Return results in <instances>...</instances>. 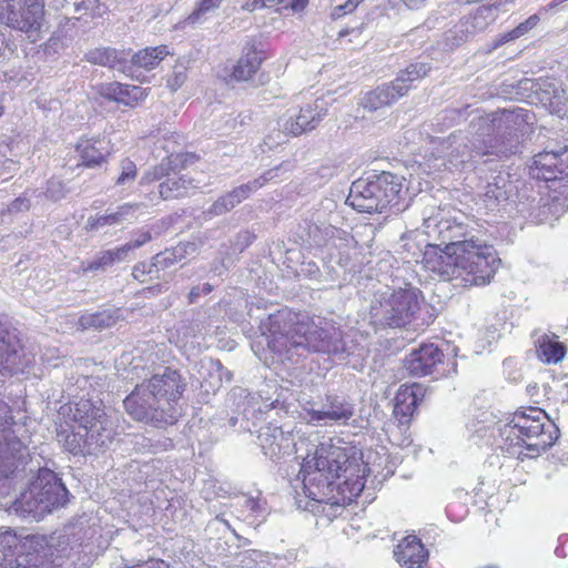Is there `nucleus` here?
<instances>
[{"label":"nucleus","mask_w":568,"mask_h":568,"mask_svg":"<svg viewBox=\"0 0 568 568\" xmlns=\"http://www.w3.org/2000/svg\"><path fill=\"white\" fill-rule=\"evenodd\" d=\"M328 102L323 99H316L312 103H306L298 110H288L277 122L280 130L276 139L272 140L268 135L265 144L270 148L284 142L287 135L298 136L307 131L314 130L320 122L327 115Z\"/></svg>","instance_id":"9b49d317"},{"label":"nucleus","mask_w":568,"mask_h":568,"mask_svg":"<svg viewBox=\"0 0 568 568\" xmlns=\"http://www.w3.org/2000/svg\"><path fill=\"white\" fill-rule=\"evenodd\" d=\"M112 264H114L113 260H112V254H111L110 250H108V251L102 252L95 261L91 262L89 264V266L87 267V270L95 271V270L103 268V267L112 265Z\"/></svg>","instance_id":"de8ad7c7"},{"label":"nucleus","mask_w":568,"mask_h":568,"mask_svg":"<svg viewBox=\"0 0 568 568\" xmlns=\"http://www.w3.org/2000/svg\"><path fill=\"white\" fill-rule=\"evenodd\" d=\"M537 358L544 364H557L566 355V346L559 342L554 333L535 331L532 334Z\"/></svg>","instance_id":"4be33fe9"},{"label":"nucleus","mask_w":568,"mask_h":568,"mask_svg":"<svg viewBox=\"0 0 568 568\" xmlns=\"http://www.w3.org/2000/svg\"><path fill=\"white\" fill-rule=\"evenodd\" d=\"M329 231H331L332 236H336V237H338V239H341V240H344V241H346V242H349L351 240H353V239L348 235V233H347V232H345V231L337 230V229H333V227H332V229H329Z\"/></svg>","instance_id":"6e6d98bb"},{"label":"nucleus","mask_w":568,"mask_h":568,"mask_svg":"<svg viewBox=\"0 0 568 568\" xmlns=\"http://www.w3.org/2000/svg\"><path fill=\"white\" fill-rule=\"evenodd\" d=\"M278 170L280 168L271 169L257 179L235 187L231 192L226 193L227 199L231 202H234L235 207L242 201L247 199L251 193L261 189L263 185H265L266 182L272 181L277 175Z\"/></svg>","instance_id":"c756f323"},{"label":"nucleus","mask_w":568,"mask_h":568,"mask_svg":"<svg viewBox=\"0 0 568 568\" xmlns=\"http://www.w3.org/2000/svg\"><path fill=\"white\" fill-rule=\"evenodd\" d=\"M125 98L130 99V105H132L133 103L144 98V90L141 87L128 84V92L125 93Z\"/></svg>","instance_id":"8fccbe9b"},{"label":"nucleus","mask_w":568,"mask_h":568,"mask_svg":"<svg viewBox=\"0 0 568 568\" xmlns=\"http://www.w3.org/2000/svg\"><path fill=\"white\" fill-rule=\"evenodd\" d=\"M394 557L403 568H424L428 551L416 536L404 537L394 548Z\"/></svg>","instance_id":"412c9836"},{"label":"nucleus","mask_w":568,"mask_h":568,"mask_svg":"<svg viewBox=\"0 0 568 568\" xmlns=\"http://www.w3.org/2000/svg\"><path fill=\"white\" fill-rule=\"evenodd\" d=\"M405 95V90L402 87H396L393 81L387 84L377 87L368 91L362 98V105L369 111H376L384 106H388Z\"/></svg>","instance_id":"5701e85b"},{"label":"nucleus","mask_w":568,"mask_h":568,"mask_svg":"<svg viewBox=\"0 0 568 568\" xmlns=\"http://www.w3.org/2000/svg\"><path fill=\"white\" fill-rule=\"evenodd\" d=\"M419 310V292L414 287L385 292L371 305V320L376 325L402 327L410 323Z\"/></svg>","instance_id":"9d476101"},{"label":"nucleus","mask_w":568,"mask_h":568,"mask_svg":"<svg viewBox=\"0 0 568 568\" xmlns=\"http://www.w3.org/2000/svg\"><path fill=\"white\" fill-rule=\"evenodd\" d=\"M403 176L390 172L371 174L354 181L346 203L362 213L400 212L405 204L406 187Z\"/></svg>","instance_id":"0eeeda50"},{"label":"nucleus","mask_w":568,"mask_h":568,"mask_svg":"<svg viewBox=\"0 0 568 568\" xmlns=\"http://www.w3.org/2000/svg\"><path fill=\"white\" fill-rule=\"evenodd\" d=\"M363 0H335L333 14L341 17L352 12Z\"/></svg>","instance_id":"49530a36"},{"label":"nucleus","mask_w":568,"mask_h":568,"mask_svg":"<svg viewBox=\"0 0 568 568\" xmlns=\"http://www.w3.org/2000/svg\"><path fill=\"white\" fill-rule=\"evenodd\" d=\"M28 363L17 335L0 323V372L17 374L23 372Z\"/></svg>","instance_id":"2eb2a0df"},{"label":"nucleus","mask_w":568,"mask_h":568,"mask_svg":"<svg viewBox=\"0 0 568 568\" xmlns=\"http://www.w3.org/2000/svg\"><path fill=\"white\" fill-rule=\"evenodd\" d=\"M67 194L64 184L57 179H51L47 183L44 195L51 201H60Z\"/></svg>","instance_id":"37998d69"},{"label":"nucleus","mask_w":568,"mask_h":568,"mask_svg":"<svg viewBox=\"0 0 568 568\" xmlns=\"http://www.w3.org/2000/svg\"><path fill=\"white\" fill-rule=\"evenodd\" d=\"M216 520L224 523V524L229 527V523H227V520H224V519L219 518V517H216Z\"/></svg>","instance_id":"e2e57ef3"},{"label":"nucleus","mask_w":568,"mask_h":568,"mask_svg":"<svg viewBox=\"0 0 568 568\" xmlns=\"http://www.w3.org/2000/svg\"><path fill=\"white\" fill-rule=\"evenodd\" d=\"M308 422L328 425L333 423H347L354 415L353 406L337 397H327V403L321 409L304 408Z\"/></svg>","instance_id":"aec40b11"},{"label":"nucleus","mask_w":568,"mask_h":568,"mask_svg":"<svg viewBox=\"0 0 568 568\" xmlns=\"http://www.w3.org/2000/svg\"><path fill=\"white\" fill-rule=\"evenodd\" d=\"M408 8H419L424 0H402Z\"/></svg>","instance_id":"4d7b16f0"},{"label":"nucleus","mask_w":568,"mask_h":568,"mask_svg":"<svg viewBox=\"0 0 568 568\" xmlns=\"http://www.w3.org/2000/svg\"><path fill=\"white\" fill-rule=\"evenodd\" d=\"M169 54L170 52L166 45L145 48L134 53L131 58V62L135 67L152 70L156 68Z\"/></svg>","instance_id":"7c9ffc66"},{"label":"nucleus","mask_w":568,"mask_h":568,"mask_svg":"<svg viewBox=\"0 0 568 568\" xmlns=\"http://www.w3.org/2000/svg\"><path fill=\"white\" fill-rule=\"evenodd\" d=\"M211 291H212V286L207 283L204 284L201 288V293H205V294L210 293Z\"/></svg>","instance_id":"052dcab7"},{"label":"nucleus","mask_w":568,"mask_h":568,"mask_svg":"<svg viewBox=\"0 0 568 568\" xmlns=\"http://www.w3.org/2000/svg\"><path fill=\"white\" fill-rule=\"evenodd\" d=\"M183 393L180 375L170 368L155 374L141 384L123 400L125 410L136 420L156 426L173 425L180 412L175 403Z\"/></svg>","instance_id":"39448f33"},{"label":"nucleus","mask_w":568,"mask_h":568,"mask_svg":"<svg viewBox=\"0 0 568 568\" xmlns=\"http://www.w3.org/2000/svg\"><path fill=\"white\" fill-rule=\"evenodd\" d=\"M559 429L538 407L516 410L511 419L498 428L496 445L509 456L537 457L558 439Z\"/></svg>","instance_id":"20e7f679"},{"label":"nucleus","mask_w":568,"mask_h":568,"mask_svg":"<svg viewBox=\"0 0 568 568\" xmlns=\"http://www.w3.org/2000/svg\"><path fill=\"white\" fill-rule=\"evenodd\" d=\"M527 122L528 113L523 109H518L517 111L503 110L499 114H494L491 119H479L478 125L483 131L489 130L491 126L496 132L494 143L493 140H490L489 145L483 148L473 144L474 149H470L466 143L458 142L455 135L450 136L448 148L452 149V151L448 153L447 163L444 162L443 165L453 170L459 168L475 155H507L517 152L519 143L518 131H520L524 123Z\"/></svg>","instance_id":"423d86ee"},{"label":"nucleus","mask_w":568,"mask_h":568,"mask_svg":"<svg viewBox=\"0 0 568 568\" xmlns=\"http://www.w3.org/2000/svg\"><path fill=\"white\" fill-rule=\"evenodd\" d=\"M12 445V448L11 450L12 452H19L20 450V447H21V443L20 442H13L12 444H8V446ZM8 450H10V447H8Z\"/></svg>","instance_id":"bf43d9fd"},{"label":"nucleus","mask_w":568,"mask_h":568,"mask_svg":"<svg viewBox=\"0 0 568 568\" xmlns=\"http://www.w3.org/2000/svg\"><path fill=\"white\" fill-rule=\"evenodd\" d=\"M362 458L361 452L339 439L321 442L301 466L302 489L308 498L303 509L328 519L337 517L365 487L371 468ZM297 503L302 507V501Z\"/></svg>","instance_id":"f257e3e1"},{"label":"nucleus","mask_w":568,"mask_h":568,"mask_svg":"<svg viewBox=\"0 0 568 568\" xmlns=\"http://www.w3.org/2000/svg\"><path fill=\"white\" fill-rule=\"evenodd\" d=\"M187 61L179 60L173 68L172 73L166 79V85L172 91H178L187 79Z\"/></svg>","instance_id":"4c0bfd02"},{"label":"nucleus","mask_w":568,"mask_h":568,"mask_svg":"<svg viewBox=\"0 0 568 568\" xmlns=\"http://www.w3.org/2000/svg\"><path fill=\"white\" fill-rule=\"evenodd\" d=\"M42 0H0V23L28 33L29 38L42 26Z\"/></svg>","instance_id":"f8f14e48"},{"label":"nucleus","mask_w":568,"mask_h":568,"mask_svg":"<svg viewBox=\"0 0 568 568\" xmlns=\"http://www.w3.org/2000/svg\"><path fill=\"white\" fill-rule=\"evenodd\" d=\"M222 0H202L199 8L189 17L191 23L200 22L202 18L210 11L220 6Z\"/></svg>","instance_id":"79ce46f5"},{"label":"nucleus","mask_w":568,"mask_h":568,"mask_svg":"<svg viewBox=\"0 0 568 568\" xmlns=\"http://www.w3.org/2000/svg\"><path fill=\"white\" fill-rule=\"evenodd\" d=\"M430 68L427 63L417 62L407 67L405 70L400 71L397 78L393 81L396 87H402L405 90V94L410 89V83L423 79L428 74Z\"/></svg>","instance_id":"72a5a7b5"},{"label":"nucleus","mask_w":568,"mask_h":568,"mask_svg":"<svg viewBox=\"0 0 568 568\" xmlns=\"http://www.w3.org/2000/svg\"><path fill=\"white\" fill-rule=\"evenodd\" d=\"M281 4V0H246L243 4V9L250 12L263 9V8H273Z\"/></svg>","instance_id":"a18cd8bd"},{"label":"nucleus","mask_w":568,"mask_h":568,"mask_svg":"<svg viewBox=\"0 0 568 568\" xmlns=\"http://www.w3.org/2000/svg\"><path fill=\"white\" fill-rule=\"evenodd\" d=\"M30 206V203L27 199L24 197H18L9 206V211L10 212H18V211H23V210H28Z\"/></svg>","instance_id":"5fc2aeb1"},{"label":"nucleus","mask_w":568,"mask_h":568,"mask_svg":"<svg viewBox=\"0 0 568 568\" xmlns=\"http://www.w3.org/2000/svg\"><path fill=\"white\" fill-rule=\"evenodd\" d=\"M282 9H291L293 12H301L305 9L307 0H281Z\"/></svg>","instance_id":"3c124183"},{"label":"nucleus","mask_w":568,"mask_h":568,"mask_svg":"<svg viewBox=\"0 0 568 568\" xmlns=\"http://www.w3.org/2000/svg\"><path fill=\"white\" fill-rule=\"evenodd\" d=\"M150 240H151V234H150L149 231H145V232H141L138 235V237L134 241L129 242L128 245H130V248L133 251L135 248L141 247L142 245H144Z\"/></svg>","instance_id":"864d4df0"},{"label":"nucleus","mask_w":568,"mask_h":568,"mask_svg":"<svg viewBox=\"0 0 568 568\" xmlns=\"http://www.w3.org/2000/svg\"><path fill=\"white\" fill-rule=\"evenodd\" d=\"M120 174L115 179V185L119 186H129L131 185L136 178V165L129 159L121 161L120 164Z\"/></svg>","instance_id":"ea45409f"},{"label":"nucleus","mask_w":568,"mask_h":568,"mask_svg":"<svg viewBox=\"0 0 568 568\" xmlns=\"http://www.w3.org/2000/svg\"><path fill=\"white\" fill-rule=\"evenodd\" d=\"M85 60L92 64L124 71L126 58L115 49L95 48L85 53Z\"/></svg>","instance_id":"cd10ccee"},{"label":"nucleus","mask_w":568,"mask_h":568,"mask_svg":"<svg viewBox=\"0 0 568 568\" xmlns=\"http://www.w3.org/2000/svg\"><path fill=\"white\" fill-rule=\"evenodd\" d=\"M104 141L100 139H81L75 146L85 166H95L104 162Z\"/></svg>","instance_id":"c85d7f7f"},{"label":"nucleus","mask_w":568,"mask_h":568,"mask_svg":"<svg viewBox=\"0 0 568 568\" xmlns=\"http://www.w3.org/2000/svg\"><path fill=\"white\" fill-rule=\"evenodd\" d=\"M99 92L102 97L109 100L126 105L131 104L130 99L125 98V93L128 92V84H122L120 82L105 83L100 87Z\"/></svg>","instance_id":"e433bc0d"},{"label":"nucleus","mask_w":568,"mask_h":568,"mask_svg":"<svg viewBox=\"0 0 568 568\" xmlns=\"http://www.w3.org/2000/svg\"><path fill=\"white\" fill-rule=\"evenodd\" d=\"M363 32V27H355V28H352V29H343L338 32V36L341 39H345L347 37H349L348 39V42L353 43L355 42L356 44H359L362 41L359 40V37Z\"/></svg>","instance_id":"09e8293b"},{"label":"nucleus","mask_w":568,"mask_h":568,"mask_svg":"<svg viewBox=\"0 0 568 568\" xmlns=\"http://www.w3.org/2000/svg\"><path fill=\"white\" fill-rule=\"evenodd\" d=\"M258 442L264 455L271 459L291 455L296 450L293 434L290 430H284L282 427L273 425L261 428Z\"/></svg>","instance_id":"4468645a"},{"label":"nucleus","mask_w":568,"mask_h":568,"mask_svg":"<svg viewBox=\"0 0 568 568\" xmlns=\"http://www.w3.org/2000/svg\"><path fill=\"white\" fill-rule=\"evenodd\" d=\"M110 252L112 254L113 263H116L124 261L128 257L129 253L132 252V250L130 248V245H128L126 243L120 247L110 250Z\"/></svg>","instance_id":"603ef678"},{"label":"nucleus","mask_w":568,"mask_h":568,"mask_svg":"<svg viewBox=\"0 0 568 568\" xmlns=\"http://www.w3.org/2000/svg\"><path fill=\"white\" fill-rule=\"evenodd\" d=\"M201 294L200 287H193L190 292V301L194 302L195 298Z\"/></svg>","instance_id":"13d9d810"},{"label":"nucleus","mask_w":568,"mask_h":568,"mask_svg":"<svg viewBox=\"0 0 568 568\" xmlns=\"http://www.w3.org/2000/svg\"><path fill=\"white\" fill-rule=\"evenodd\" d=\"M164 176H168V179L159 185V195L163 200L183 196L186 194V191L192 183L191 179H186L185 176H180L178 174L169 175L168 168L164 162L159 166H155L152 171L146 172L142 176L140 183L146 184L153 181H159Z\"/></svg>","instance_id":"6ab92c4d"},{"label":"nucleus","mask_w":568,"mask_h":568,"mask_svg":"<svg viewBox=\"0 0 568 568\" xmlns=\"http://www.w3.org/2000/svg\"><path fill=\"white\" fill-rule=\"evenodd\" d=\"M195 251V245L193 243H187L183 245H178L173 250H165L164 252H161L156 254L153 258V263L149 266V270L146 271L148 265L146 264H139L135 265L133 268V276L135 278H140L141 275L145 273H151L152 267H155L156 271L163 270L165 267H169L173 265L174 263L181 261L186 253Z\"/></svg>","instance_id":"b1692460"},{"label":"nucleus","mask_w":568,"mask_h":568,"mask_svg":"<svg viewBox=\"0 0 568 568\" xmlns=\"http://www.w3.org/2000/svg\"><path fill=\"white\" fill-rule=\"evenodd\" d=\"M534 174L545 181H554L568 173V148L545 151L534 156Z\"/></svg>","instance_id":"f3484780"},{"label":"nucleus","mask_w":568,"mask_h":568,"mask_svg":"<svg viewBox=\"0 0 568 568\" xmlns=\"http://www.w3.org/2000/svg\"><path fill=\"white\" fill-rule=\"evenodd\" d=\"M75 11H84L91 18L102 17L105 12V7L99 0H83L75 4Z\"/></svg>","instance_id":"a19ab883"},{"label":"nucleus","mask_w":568,"mask_h":568,"mask_svg":"<svg viewBox=\"0 0 568 568\" xmlns=\"http://www.w3.org/2000/svg\"><path fill=\"white\" fill-rule=\"evenodd\" d=\"M539 21H540V18L538 14L530 16L528 19H526L524 22L519 23L511 31L501 34L497 39V41L495 43V48H497L506 42L519 39L520 37L527 34L531 29H534L538 24Z\"/></svg>","instance_id":"c9c22d12"},{"label":"nucleus","mask_w":568,"mask_h":568,"mask_svg":"<svg viewBox=\"0 0 568 568\" xmlns=\"http://www.w3.org/2000/svg\"><path fill=\"white\" fill-rule=\"evenodd\" d=\"M19 544L16 532L6 530L0 534V568H12Z\"/></svg>","instance_id":"473e14b6"},{"label":"nucleus","mask_w":568,"mask_h":568,"mask_svg":"<svg viewBox=\"0 0 568 568\" xmlns=\"http://www.w3.org/2000/svg\"><path fill=\"white\" fill-rule=\"evenodd\" d=\"M68 490L49 469L39 471L29 489L17 500V509L40 518L67 503Z\"/></svg>","instance_id":"1a4fd4ad"},{"label":"nucleus","mask_w":568,"mask_h":568,"mask_svg":"<svg viewBox=\"0 0 568 568\" xmlns=\"http://www.w3.org/2000/svg\"><path fill=\"white\" fill-rule=\"evenodd\" d=\"M3 112V108L0 105V115L2 114Z\"/></svg>","instance_id":"0e129e2a"},{"label":"nucleus","mask_w":568,"mask_h":568,"mask_svg":"<svg viewBox=\"0 0 568 568\" xmlns=\"http://www.w3.org/2000/svg\"><path fill=\"white\" fill-rule=\"evenodd\" d=\"M507 1L508 0H500L479 6L471 16L466 17L453 30L445 33L444 49L453 50L463 42H466L476 32L484 31L496 20L499 6Z\"/></svg>","instance_id":"ddd939ff"},{"label":"nucleus","mask_w":568,"mask_h":568,"mask_svg":"<svg viewBox=\"0 0 568 568\" xmlns=\"http://www.w3.org/2000/svg\"><path fill=\"white\" fill-rule=\"evenodd\" d=\"M531 89L539 101L551 113L562 118L568 111V95L555 79H538L531 82Z\"/></svg>","instance_id":"a211bd4d"},{"label":"nucleus","mask_w":568,"mask_h":568,"mask_svg":"<svg viewBox=\"0 0 568 568\" xmlns=\"http://www.w3.org/2000/svg\"><path fill=\"white\" fill-rule=\"evenodd\" d=\"M464 215L440 217L424 212L427 234H437L445 246L433 261L432 270L444 281H456L463 287L483 286L490 283L498 257L493 246L473 236L468 240L469 226Z\"/></svg>","instance_id":"f03ea898"},{"label":"nucleus","mask_w":568,"mask_h":568,"mask_svg":"<svg viewBox=\"0 0 568 568\" xmlns=\"http://www.w3.org/2000/svg\"><path fill=\"white\" fill-rule=\"evenodd\" d=\"M485 196L497 202L505 201L508 197L506 189V179L503 175L495 178V182H488L485 191Z\"/></svg>","instance_id":"58836bf2"},{"label":"nucleus","mask_w":568,"mask_h":568,"mask_svg":"<svg viewBox=\"0 0 568 568\" xmlns=\"http://www.w3.org/2000/svg\"><path fill=\"white\" fill-rule=\"evenodd\" d=\"M266 55L262 49L254 44L245 48L244 54L240 58L233 69L232 77L237 81H247L257 72Z\"/></svg>","instance_id":"393cba45"},{"label":"nucleus","mask_w":568,"mask_h":568,"mask_svg":"<svg viewBox=\"0 0 568 568\" xmlns=\"http://www.w3.org/2000/svg\"><path fill=\"white\" fill-rule=\"evenodd\" d=\"M140 204L125 203L116 207L113 212H106L98 216L92 223L91 227L100 229L104 226H114L123 223H132L136 219V212Z\"/></svg>","instance_id":"a878e982"},{"label":"nucleus","mask_w":568,"mask_h":568,"mask_svg":"<svg viewBox=\"0 0 568 568\" xmlns=\"http://www.w3.org/2000/svg\"><path fill=\"white\" fill-rule=\"evenodd\" d=\"M528 216H529L531 220H534V221H538V220H540V219H539V214H535L534 212H530V213L528 214Z\"/></svg>","instance_id":"680f3d73"},{"label":"nucleus","mask_w":568,"mask_h":568,"mask_svg":"<svg viewBox=\"0 0 568 568\" xmlns=\"http://www.w3.org/2000/svg\"><path fill=\"white\" fill-rule=\"evenodd\" d=\"M116 322V316H114V313L110 310H103L100 312L91 313V314H83L79 318V326L82 329L88 328H97V329H103L111 327Z\"/></svg>","instance_id":"f704fd0d"},{"label":"nucleus","mask_w":568,"mask_h":568,"mask_svg":"<svg viewBox=\"0 0 568 568\" xmlns=\"http://www.w3.org/2000/svg\"><path fill=\"white\" fill-rule=\"evenodd\" d=\"M237 505L241 507L243 519L250 525H260L266 516L265 503L260 498L242 497Z\"/></svg>","instance_id":"2f4dec72"},{"label":"nucleus","mask_w":568,"mask_h":568,"mask_svg":"<svg viewBox=\"0 0 568 568\" xmlns=\"http://www.w3.org/2000/svg\"><path fill=\"white\" fill-rule=\"evenodd\" d=\"M75 423L63 440V447L73 455H91L105 449L113 439V429L101 405L88 399L75 403L72 410Z\"/></svg>","instance_id":"6e6552de"},{"label":"nucleus","mask_w":568,"mask_h":568,"mask_svg":"<svg viewBox=\"0 0 568 568\" xmlns=\"http://www.w3.org/2000/svg\"><path fill=\"white\" fill-rule=\"evenodd\" d=\"M261 329L267 347L282 362H297L312 352L328 354L338 361L363 356V349L353 338L344 337L334 323L320 317L314 320L291 310L285 308L271 314L262 323Z\"/></svg>","instance_id":"7ed1b4c3"},{"label":"nucleus","mask_w":568,"mask_h":568,"mask_svg":"<svg viewBox=\"0 0 568 568\" xmlns=\"http://www.w3.org/2000/svg\"><path fill=\"white\" fill-rule=\"evenodd\" d=\"M232 209H234V202H231L225 194V195L219 197L210 206V209L205 212V214L210 217L219 216V215L225 214L226 212L231 211Z\"/></svg>","instance_id":"c03bdc74"},{"label":"nucleus","mask_w":568,"mask_h":568,"mask_svg":"<svg viewBox=\"0 0 568 568\" xmlns=\"http://www.w3.org/2000/svg\"><path fill=\"white\" fill-rule=\"evenodd\" d=\"M444 354L435 344H424L406 356L404 366L412 376H426L435 373L443 363Z\"/></svg>","instance_id":"dca6fc26"},{"label":"nucleus","mask_w":568,"mask_h":568,"mask_svg":"<svg viewBox=\"0 0 568 568\" xmlns=\"http://www.w3.org/2000/svg\"><path fill=\"white\" fill-rule=\"evenodd\" d=\"M422 396V387L418 385H403L399 387L394 398V413L403 417L412 416L415 412L419 397Z\"/></svg>","instance_id":"bb28decb"}]
</instances>
